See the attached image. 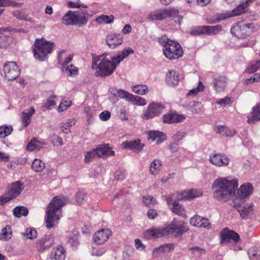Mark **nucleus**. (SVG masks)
Instances as JSON below:
<instances>
[{"label": "nucleus", "mask_w": 260, "mask_h": 260, "mask_svg": "<svg viewBox=\"0 0 260 260\" xmlns=\"http://www.w3.org/2000/svg\"><path fill=\"white\" fill-rule=\"evenodd\" d=\"M26 235L29 238L33 239L37 237V233L35 229L29 228L26 230Z\"/></svg>", "instance_id": "nucleus-57"}, {"label": "nucleus", "mask_w": 260, "mask_h": 260, "mask_svg": "<svg viewBox=\"0 0 260 260\" xmlns=\"http://www.w3.org/2000/svg\"><path fill=\"white\" fill-rule=\"evenodd\" d=\"M259 69H260V59L248 67L247 70L248 73H251L255 72Z\"/></svg>", "instance_id": "nucleus-55"}, {"label": "nucleus", "mask_w": 260, "mask_h": 260, "mask_svg": "<svg viewBox=\"0 0 260 260\" xmlns=\"http://www.w3.org/2000/svg\"><path fill=\"white\" fill-rule=\"evenodd\" d=\"M221 29V26H198L192 29L191 34L194 35L215 34Z\"/></svg>", "instance_id": "nucleus-12"}, {"label": "nucleus", "mask_w": 260, "mask_h": 260, "mask_svg": "<svg viewBox=\"0 0 260 260\" xmlns=\"http://www.w3.org/2000/svg\"><path fill=\"white\" fill-rule=\"evenodd\" d=\"M165 108L164 105L161 103L151 102L144 111L142 117L144 120L152 119L159 115Z\"/></svg>", "instance_id": "nucleus-9"}, {"label": "nucleus", "mask_w": 260, "mask_h": 260, "mask_svg": "<svg viewBox=\"0 0 260 260\" xmlns=\"http://www.w3.org/2000/svg\"><path fill=\"white\" fill-rule=\"evenodd\" d=\"M35 113L33 107L30 108L27 112H23L22 121L25 127H27L31 121V116Z\"/></svg>", "instance_id": "nucleus-35"}, {"label": "nucleus", "mask_w": 260, "mask_h": 260, "mask_svg": "<svg viewBox=\"0 0 260 260\" xmlns=\"http://www.w3.org/2000/svg\"><path fill=\"white\" fill-rule=\"evenodd\" d=\"M73 57L72 54H68L65 51L62 50L58 54V61L62 67H65L71 61Z\"/></svg>", "instance_id": "nucleus-30"}, {"label": "nucleus", "mask_w": 260, "mask_h": 260, "mask_svg": "<svg viewBox=\"0 0 260 260\" xmlns=\"http://www.w3.org/2000/svg\"><path fill=\"white\" fill-rule=\"evenodd\" d=\"M106 41L111 48H114L121 44L122 38L120 35L111 34L107 37Z\"/></svg>", "instance_id": "nucleus-24"}, {"label": "nucleus", "mask_w": 260, "mask_h": 260, "mask_svg": "<svg viewBox=\"0 0 260 260\" xmlns=\"http://www.w3.org/2000/svg\"><path fill=\"white\" fill-rule=\"evenodd\" d=\"M161 169V162L158 159H155L150 164V171L153 175L158 173Z\"/></svg>", "instance_id": "nucleus-41"}, {"label": "nucleus", "mask_w": 260, "mask_h": 260, "mask_svg": "<svg viewBox=\"0 0 260 260\" xmlns=\"http://www.w3.org/2000/svg\"><path fill=\"white\" fill-rule=\"evenodd\" d=\"M260 81V74H255L253 76L248 78L246 80L247 83H253L254 82H258Z\"/></svg>", "instance_id": "nucleus-59"}, {"label": "nucleus", "mask_w": 260, "mask_h": 260, "mask_svg": "<svg viewBox=\"0 0 260 260\" xmlns=\"http://www.w3.org/2000/svg\"><path fill=\"white\" fill-rule=\"evenodd\" d=\"M202 195V191L201 189H190L174 193L168 196L166 198V200L168 204H171V201L174 200H177L178 201L190 200L199 197Z\"/></svg>", "instance_id": "nucleus-6"}, {"label": "nucleus", "mask_w": 260, "mask_h": 260, "mask_svg": "<svg viewBox=\"0 0 260 260\" xmlns=\"http://www.w3.org/2000/svg\"><path fill=\"white\" fill-rule=\"evenodd\" d=\"M215 131L217 133L220 135H224L226 133V127H224L223 126L219 125L218 126L216 127Z\"/></svg>", "instance_id": "nucleus-64"}, {"label": "nucleus", "mask_w": 260, "mask_h": 260, "mask_svg": "<svg viewBox=\"0 0 260 260\" xmlns=\"http://www.w3.org/2000/svg\"><path fill=\"white\" fill-rule=\"evenodd\" d=\"M231 33L233 36L238 38L242 39L241 27H239V22L231 28Z\"/></svg>", "instance_id": "nucleus-47"}, {"label": "nucleus", "mask_w": 260, "mask_h": 260, "mask_svg": "<svg viewBox=\"0 0 260 260\" xmlns=\"http://www.w3.org/2000/svg\"><path fill=\"white\" fill-rule=\"evenodd\" d=\"M105 250L104 248H99V249L96 248H93L92 250V253L93 255L97 256H101L104 253H105Z\"/></svg>", "instance_id": "nucleus-62"}, {"label": "nucleus", "mask_w": 260, "mask_h": 260, "mask_svg": "<svg viewBox=\"0 0 260 260\" xmlns=\"http://www.w3.org/2000/svg\"><path fill=\"white\" fill-rule=\"evenodd\" d=\"M66 250L61 245H58L53 249L51 252V257L53 260H65Z\"/></svg>", "instance_id": "nucleus-22"}, {"label": "nucleus", "mask_w": 260, "mask_h": 260, "mask_svg": "<svg viewBox=\"0 0 260 260\" xmlns=\"http://www.w3.org/2000/svg\"><path fill=\"white\" fill-rule=\"evenodd\" d=\"M120 93L134 105L144 106L146 104L145 100L140 96H135L124 90L120 91Z\"/></svg>", "instance_id": "nucleus-20"}, {"label": "nucleus", "mask_w": 260, "mask_h": 260, "mask_svg": "<svg viewBox=\"0 0 260 260\" xmlns=\"http://www.w3.org/2000/svg\"><path fill=\"white\" fill-rule=\"evenodd\" d=\"M95 156H96V154L94 149L91 151L86 152L85 154L84 161L86 163L89 162L95 158Z\"/></svg>", "instance_id": "nucleus-52"}, {"label": "nucleus", "mask_w": 260, "mask_h": 260, "mask_svg": "<svg viewBox=\"0 0 260 260\" xmlns=\"http://www.w3.org/2000/svg\"><path fill=\"white\" fill-rule=\"evenodd\" d=\"M258 121H260V103L253 107L252 111L248 116L247 122L253 124Z\"/></svg>", "instance_id": "nucleus-28"}, {"label": "nucleus", "mask_w": 260, "mask_h": 260, "mask_svg": "<svg viewBox=\"0 0 260 260\" xmlns=\"http://www.w3.org/2000/svg\"><path fill=\"white\" fill-rule=\"evenodd\" d=\"M184 136V134L183 133L181 132H177V133L174 135L173 138L175 141L178 142L179 140L182 139Z\"/></svg>", "instance_id": "nucleus-63"}, {"label": "nucleus", "mask_w": 260, "mask_h": 260, "mask_svg": "<svg viewBox=\"0 0 260 260\" xmlns=\"http://www.w3.org/2000/svg\"><path fill=\"white\" fill-rule=\"evenodd\" d=\"M114 16L112 15H102L95 19L96 22L99 24H110L113 22Z\"/></svg>", "instance_id": "nucleus-38"}, {"label": "nucleus", "mask_w": 260, "mask_h": 260, "mask_svg": "<svg viewBox=\"0 0 260 260\" xmlns=\"http://www.w3.org/2000/svg\"><path fill=\"white\" fill-rule=\"evenodd\" d=\"M174 248V245L172 243L170 244H165L161 246H160L158 250L160 251L165 252V251H170L173 250Z\"/></svg>", "instance_id": "nucleus-54"}, {"label": "nucleus", "mask_w": 260, "mask_h": 260, "mask_svg": "<svg viewBox=\"0 0 260 260\" xmlns=\"http://www.w3.org/2000/svg\"><path fill=\"white\" fill-rule=\"evenodd\" d=\"M190 223L191 225L199 228L209 229L211 227L210 223L207 218L197 215L190 218Z\"/></svg>", "instance_id": "nucleus-21"}, {"label": "nucleus", "mask_w": 260, "mask_h": 260, "mask_svg": "<svg viewBox=\"0 0 260 260\" xmlns=\"http://www.w3.org/2000/svg\"><path fill=\"white\" fill-rule=\"evenodd\" d=\"M111 116V113L108 111L102 112L100 115V118L102 120L106 121L108 120Z\"/></svg>", "instance_id": "nucleus-60"}, {"label": "nucleus", "mask_w": 260, "mask_h": 260, "mask_svg": "<svg viewBox=\"0 0 260 260\" xmlns=\"http://www.w3.org/2000/svg\"><path fill=\"white\" fill-rule=\"evenodd\" d=\"M86 194L84 191H79L77 193L76 200L79 205H81L84 202Z\"/></svg>", "instance_id": "nucleus-53"}, {"label": "nucleus", "mask_w": 260, "mask_h": 260, "mask_svg": "<svg viewBox=\"0 0 260 260\" xmlns=\"http://www.w3.org/2000/svg\"><path fill=\"white\" fill-rule=\"evenodd\" d=\"M28 213V209L26 207L23 206H18L15 208L13 210V214L17 217H21V216H26Z\"/></svg>", "instance_id": "nucleus-42"}, {"label": "nucleus", "mask_w": 260, "mask_h": 260, "mask_svg": "<svg viewBox=\"0 0 260 260\" xmlns=\"http://www.w3.org/2000/svg\"><path fill=\"white\" fill-rule=\"evenodd\" d=\"M71 101L63 99L58 106V111L59 112H62L64 110H66L68 108V107L71 106Z\"/></svg>", "instance_id": "nucleus-51"}, {"label": "nucleus", "mask_w": 260, "mask_h": 260, "mask_svg": "<svg viewBox=\"0 0 260 260\" xmlns=\"http://www.w3.org/2000/svg\"><path fill=\"white\" fill-rule=\"evenodd\" d=\"M94 151H95L96 156L98 157L104 156H113L115 154L114 151L110 148L109 144L100 145L95 149Z\"/></svg>", "instance_id": "nucleus-23"}, {"label": "nucleus", "mask_w": 260, "mask_h": 260, "mask_svg": "<svg viewBox=\"0 0 260 260\" xmlns=\"http://www.w3.org/2000/svg\"><path fill=\"white\" fill-rule=\"evenodd\" d=\"M56 96H52L49 97L46 101L45 104L42 106V110L45 111L47 109H50L52 106H54L56 104L55 99Z\"/></svg>", "instance_id": "nucleus-48"}, {"label": "nucleus", "mask_w": 260, "mask_h": 260, "mask_svg": "<svg viewBox=\"0 0 260 260\" xmlns=\"http://www.w3.org/2000/svg\"><path fill=\"white\" fill-rule=\"evenodd\" d=\"M5 77L9 80L16 79L20 74V70L17 64L14 62L6 63L4 68Z\"/></svg>", "instance_id": "nucleus-14"}, {"label": "nucleus", "mask_w": 260, "mask_h": 260, "mask_svg": "<svg viewBox=\"0 0 260 260\" xmlns=\"http://www.w3.org/2000/svg\"><path fill=\"white\" fill-rule=\"evenodd\" d=\"M143 202L145 206L150 207L156 203V200L152 196H147L143 197Z\"/></svg>", "instance_id": "nucleus-50"}, {"label": "nucleus", "mask_w": 260, "mask_h": 260, "mask_svg": "<svg viewBox=\"0 0 260 260\" xmlns=\"http://www.w3.org/2000/svg\"><path fill=\"white\" fill-rule=\"evenodd\" d=\"M45 143L39 141L36 138L32 139L27 145L26 148L28 150L32 151L35 150H39L43 148Z\"/></svg>", "instance_id": "nucleus-32"}, {"label": "nucleus", "mask_w": 260, "mask_h": 260, "mask_svg": "<svg viewBox=\"0 0 260 260\" xmlns=\"http://www.w3.org/2000/svg\"><path fill=\"white\" fill-rule=\"evenodd\" d=\"M23 184L20 181L13 183L8 187L6 195L10 201L15 199L22 191Z\"/></svg>", "instance_id": "nucleus-15"}, {"label": "nucleus", "mask_w": 260, "mask_h": 260, "mask_svg": "<svg viewBox=\"0 0 260 260\" xmlns=\"http://www.w3.org/2000/svg\"><path fill=\"white\" fill-rule=\"evenodd\" d=\"M215 197L219 201L226 202L228 199V179L226 178L216 179L213 184Z\"/></svg>", "instance_id": "nucleus-8"}, {"label": "nucleus", "mask_w": 260, "mask_h": 260, "mask_svg": "<svg viewBox=\"0 0 260 260\" xmlns=\"http://www.w3.org/2000/svg\"><path fill=\"white\" fill-rule=\"evenodd\" d=\"M220 242L223 243L228 240V229L224 228L220 234Z\"/></svg>", "instance_id": "nucleus-58"}, {"label": "nucleus", "mask_w": 260, "mask_h": 260, "mask_svg": "<svg viewBox=\"0 0 260 260\" xmlns=\"http://www.w3.org/2000/svg\"><path fill=\"white\" fill-rule=\"evenodd\" d=\"M54 47L53 42L47 41L44 38L35 40L33 52L35 57L40 61H43L48 54L51 53Z\"/></svg>", "instance_id": "nucleus-5"}, {"label": "nucleus", "mask_w": 260, "mask_h": 260, "mask_svg": "<svg viewBox=\"0 0 260 260\" xmlns=\"http://www.w3.org/2000/svg\"><path fill=\"white\" fill-rule=\"evenodd\" d=\"M246 8L247 7L243 3L239 4L232 10L231 13L229 15V18L239 16L245 13L246 11Z\"/></svg>", "instance_id": "nucleus-39"}, {"label": "nucleus", "mask_w": 260, "mask_h": 260, "mask_svg": "<svg viewBox=\"0 0 260 260\" xmlns=\"http://www.w3.org/2000/svg\"><path fill=\"white\" fill-rule=\"evenodd\" d=\"M33 170L37 172H41L45 168V164L40 159H35L31 165Z\"/></svg>", "instance_id": "nucleus-46"}, {"label": "nucleus", "mask_w": 260, "mask_h": 260, "mask_svg": "<svg viewBox=\"0 0 260 260\" xmlns=\"http://www.w3.org/2000/svg\"><path fill=\"white\" fill-rule=\"evenodd\" d=\"M239 27H241L242 39L249 36L252 31L253 27L251 23L239 22Z\"/></svg>", "instance_id": "nucleus-33"}, {"label": "nucleus", "mask_w": 260, "mask_h": 260, "mask_svg": "<svg viewBox=\"0 0 260 260\" xmlns=\"http://www.w3.org/2000/svg\"><path fill=\"white\" fill-rule=\"evenodd\" d=\"M233 206L239 213L242 219H246L253 214L254 205L252 203H247L242 206L244 201L233 200Z\"/></svg>", "instance_id": "nucleus-11"}, {"label": "nucleus", "mask_w": 260, "mask_h": 260, "mask_svg": "<svg viewBox=\"0 0 260 260\" xmlns=\"http://www.w3.org/2000/svg\"><path fill=\"white\" fill-rule=\"evenodd\" d=\"M88 14L86 10L75 12L76 25L85 24L87 23Z\"/></svg>", "instance_id": "nucleus-27"}, {"label": "nucleus", "mask_w": 260, "mask_h": 260, "mask_svg": "<svg viewBox=\"0 0 260 260\" xmlns=\"http://www.w3.org/2000/svg\"><path fill=\"white\" fill-rule=\"evenodd\" d=\"M228 17L226 14H216L206 19V22L209 24L216 23Z\"/></svg>", "instance_id": "nucleus-37"}, {"label": "nucleus", "mask_w": 260, "mask_h": 260, "mask_svg": "<svg viewBox=\"0 0 260 260\" xmlns=\"http://www.w3.org/2000/svg\"><path fill=\"white\" fill-rule=\"evenodd\" d=\"M241 239L239 234L233 230H229V248L234 251L241 250V247L239 245Z\"/></svg>", "instance_id": "nucleus-16"}, {"label": "nucleus", "mask_w": 260, "mask_h": 260, "mask_svg": "<svg viewBox=\"0 0 260 260\" xmlns=\"http://www.w3.org/2000/svg\"><path fill=\"white\" fill-rule=\"evenodd\" d=\"M164 123H178L183 121L185 117L176 113H169L164 114L162 117Z\"/></svg>", "instance_id": "nucleus-18"}, {"label": "nucleus", "mask_w": 260, "mask_h": 260, "mask_svg": "<svg viewBox=\"0 0 260 260\" xmlns=\"http://www.w3.org/2000/svg\"><path fill=\"white\" fill-rule=\"evenodd\" d=\"M178 201L177 200H174L171 201V204H168L170 207V209L173 213L183 218H186V210L183 206L180 204Z\"/></svg>", "instance_id": "nucleus-19"}, {"label": "nucleus", "mask_w": 260, "mask_h": 260, "mask_svg": "<svg viewBox=\"0 0 260 260\" xmlns=\"http://www.w3.org/2000/svg\"><path fill=\"white\" fill-rule=\"evenodd\" d=\"M52 244V242L49 237H45L39 240L36 245V248L39 252H43L49 248Z\"/></svg>", "instance_id": "nucleus-26"}, {"label": "nucleus", "mask_w": 260, "mask_h": 260, "mask_svg": "<svg viewBox=\"0 0 260 260\" xmlns=\"http://www.w3.org/2000/svg\"><path fill=\"white\" fill-rule=\"evenodd\" d=\"M132 88L133 92L140 95L145 94L148 91L147 86L144 85H135Z\"/></svg>", "instance_id": "nucleus-43"}, {"label": "nucleus", "mask_w": 260, "mask_h": 260, "mask_svg": "<svg viewBox=\"0 0 260 260\" xmlns=\"http://www.w3.org/2000/svg\"><path fill=\"white\" fill-rule=\"evenodd\" d=\"M112 231L109 229H102L95 232L93 235V242L96 245L105 244L111 236Z\"/></svg>", "instance_id": "nucleus-13"}, {"label": "nucleus", "mask_w": 260, "mask_h": 260, "mask_svg": "<svg viewBox=\"0 0 260 260\" xmlns=\"http://www.w3.org/2000/svg\"><path fill=\"white\" fill-rule=\"evenodd\" d=\"M66 199L60 196L54 197L48 204L45 217L46 227L51 229L58 223L62 216V207L66 204Z\"/></svg>", "instance_id": "nucleus-2"}, {"label": "nucleus", "mask_w": 260, "mask_h": 260, "mask_svg": "<svg viewBox=\"0 0 260 260\" xmlns=\"http://www.w3.org/2000/svg\"><path fill=\"white\" fill-rule=\"evenodd\" d=\"M204 88H205V86L203 85V83L201 81H200L199 82L198 86L196 89L191 90L189 91V92L188 93V94L192 93V94H197L200 92L203 91L204 90Z\"/></svg>", "instance_id": "nucleus-56"}, {"label": "nucleus", "mask_w": 260, "mask_h": 260, "mask_svg": "<svg viewBox=\"0 0 260 260\" xmlns=\"http://www.w3.org/2000/svg\"><path fill=\"white\" fill-rule=\"evenodd\" d=\"M159 44L163 46V54L169 60L178 59L183 54V49L176 41L169 39L166 35L158 38Z\"/></svg>", "instance_id": "nucleus-3"}, {"label": "nucleus", "mask_w": 260, "mask_h": 260, "mask_svg": "<svg viewBox=\"0 0 260 260\" xmlns=\"http://www.w3.org/2000/svg\"><path fill=\"white\" fill-rule=\"evenodd\" d=\"M148 139L152 141L156 140L157 143H159L165 139V136L162 132L159 131H150L148 133Z\"/></svg>", "instance_id": "nucleus-36"}, {"label": "nucleus", "mask_w": 260, "mask_h": 260, "mask_svg": "<svg viewBox=\"0 0 260 260\" xmlns=\"http://www.w3.org/2000/svg\"><path fill=\"white\" fill-rule=\"evenodd\" d=\"M178 16L179 11L174 8L158 9L150 12L147 19L150 21H161L168 17L175 18Z\"/></svg>", "instance_id": "nucleus-7"}, {"label": "nucleus", "mask_w": 260, "mask_h": 260, "mask_svg": "<svg viewBox=\"0 0 260 260\" xmlns=\"http://www.w3.org/2000/svg\"><path fill=\"white\" fill-rule=\"evenodd\" d=\"M133 53L132 49H124L120 54L112 57L111 60L108 59L105 55L93 57L91 68L95 71V75L96 77L109 76L114 72L121 61Z\"/></svg>", "instance_id": "nucleus-1"}, {"label": "nucleus", "mask_w": 260, "mask_h": 260, "mask_svg": "<svg viewBox=\"0 0 260 260\" xmlns=\"http://www.w3.org/2000/svg\"><path fill=\"white\" fill-rule=\"evenodd\" d=\"M12 131L13 128L12 126L4 125L0 126V138H5L10 135Z\"/></svg>", "instance_id": "nucleus-45"}, {"label": "nucleus", "mask_w": 260, "mask_h": 260, "mask_svg": "<svg viewBox=\"0 0 260 260\" xmlns=\"http://www.w3.org/2000/svg\"><path fill=\"white\" fill-rule=\"evenodd\" d=\"M238 179L234 178L229 180V195L233 194V200L244 201V199L249 197L252 193L253 187L249 183L243 184L238 189Z\"/></svg>", "instance_id": "nucleus-4"}, {"label": "nucleus", "mask_w": 260, "mask_h": 260, "mask_svg": "<svg viewBox=\"0 0 260 260\" xmlns=\"http://www.w3.org/2000/svg\"><path fill=\"white\" fill-rule=\"evenodd\" d=\"M65 71L68 76H76L78 74V68L75 67L72 64L67 66Z\"/></svg>", "instance_id": "nucleus-49"}, {"label": "nucleus", "mask_w": 260, "mask_h": 260, "mask_svg": "<svg viewBox=\"0 0 260 260\" xmlns=\"http://www.w3.org/2000/svg\"><path fill=\"white\" fill-rule=\"evenodd\" d=\"M12 235V229L10 225H7L2 230L0 234V239L4 241H7L11 238Z\"/></svg>", "instance_id": "nucleus-40"}, {"label": "nucleus", "mask_w": 260, "mask_h": 260, "mask_svg": "<svg viewBox=\"0 0 260 260\" xmlns=\"http://www.w3.org/2000/svg\"><path fill=\"white\" fill-rule=\"evenodd\" d=\"M62 22L66 25H76L75 12L69 11L63 17Z\"/></svg>", "instance_id": "nucleus-34"}, {"label": "nucleus", "mask_w": 260, "mask_h": 260, "mask_svg": "<svg viewBox=\"0 0 260 260\" xmlns=\"http://www.w3.org/2000/svg\"><path fill=\"white\" fill-rule=\"evenodd\" d=\"M146 239H156L166 236L165 228H152L145 231L143 234Z\"/></svg>", "instance_id": "nucleus-17"}, {"label": "nucleus", "mask_w": 260, "mask_h": 260, "mask_svg": "<svg viewBox=\"0 0 260 260\" xmlns=\"http://www.w3.org/2000/svg\"><path fill=\"white\" fill-rule=\"evenodd\" d=\"M122 146L123 148H129L135 151H140L142 150L144 145L141 143L140 140L133 141H125L122 143Z\"/></svg>", "instance_id": "nucleus-25"}, {"label": "nucleus", "mask_w": 260, "mask_h": 260, "mask_svg": "<svg viewBox=\"0 0 260 260\" xmlns=\"http://www.w3.org/2000/svg\"><path fill=\"white\" fill-rule=\"evenodd\" d=\"M214 85L216 91L218 92L222 91L226 86V81L225 79L220 78L216 79Z\"/></svg>", "instance_id": "nucleus-44"}, {"label": "nucleus", "mask_w": 260, "mask_h": 260, "mask_svg": "<svg viewBox=\"0 0 260 260\" xmlns=\"http://www.w3.org/2000/svg\"><path fill=\"white\" fill-rule=\"evenodd\" d=\"M179 81V74L174 70L170 71L167 74L166 81L169 85H176Z\"/></svg>", "instance_id": "nucleus-31"}, {"label": "nucleus", "mask_w": 260, "mask_h": 260, "mask_svg": "<svg viewBox=\"0 0 260 260\" xmlns=\"http://www.w3.org/2000/svg\"><path fill=\"white\" fill-rule=\"evenodd\" d=\"M210 160L211 164L218 167L228 164V159L226 156L220 154H215L211 155Z\"/></svg>", "instance_id": "nucleus-29"}, {"label": "nucleus", "mask_w": 260, "mask_h": 260, "mask_svg": "<svg viewBox=\"0 0 260 260\" xmlns=\"http://www.w3.org/2000/svg\"><path fill=\"white\" fill-rule=\"evenodd\" d=\"M157 211L153 209H149L147 212V216L149 219H153L157 216Z\"/></svg>", "instance_id": "nucleus-61"}, {"label": "nucleus", "mask_w": 260, "mask_h": 260, "mask_svg": "<svg viewBox=\"0 0 260 260\" xmlns=\"http://www.w3.org/2000/svg\"><path fill=\"white\" fill-rule=\"evenodd\" d=\"M166 236L173 235L175 237L182 235L188 231L186 223L182 221L181 223L176 224L173 221L170 224L165 228Z\"/></svg>", "instance_id": "nucleus-10"}]
</instances>
